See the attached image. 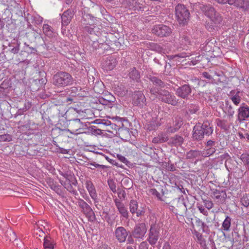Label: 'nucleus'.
Segmentation results:
<instances>
[{"label": "nucleus", "instance_id": "nucleus-1", "mask_svg": "<svg viewBox=\"0 0 249 249\" xmlns=\"http://www.w3.org/2000/svg\"><path fill=\"white\" fill-rule=\"evenodd\" d=\"M213 131V127L209 121H205L202 124L198 123L193 128L192 139L195 141H201L204 138L205 136L211 135Z\"/></svg>", "mask_w": 249, "mask_h": 249}, {"label": "nucleus", "instance_id": "nucleus-2", "mask_svg": "<svg viewBox=\"0 0 249 249\" xmlns=\"http://www.w3.org/2000/svg\"><path fill=\"white\" fill-rule=\"evenodd\" d=\"M151 94L155 96L160 101L164 103L176 106L178 103V100L177 99L174 93L165 89L159 90L153 88L151 90Z\"/></svg>", "mask_w": 249, "mask_h": 249}, {"label": "nucleus", "instance_id": "nucleus-3", "mask_svg": "<svg viewBox=\"0 0 249 249\" xmlns=\"http://www.w3.org/2000/svg\"><path fill=\"white\" fill-rule=\"evenodd\" d=\"M74 79L72 76L66 71H59L53 75L52 83L57 88H64L72 85Z\"/></svg>", "mask_w": 249, "mask_h": 249}, {"label": "nucleus", "instance_id": "nucleus-4", "mask_svg": "<svg viewBox=\"0 0 249 249\" xmlns=\"http://www.w3.org/2000/svg\"><path fill=\"white\" fill-rule=\"evenodd\" d=\"M175 14L176 19L180 26H184L188 24L190 13L186 5L178 4L175 8Z\"/></svg>", "mask_w": 249, "mask_h": 249}, {"label": "nucleus", "instance_id": "nucleus-5", "mask_svg": "<svg viewBox=\"0 0 249 249\" xmlns=\"http://www.w3.org/2000/svg\"><path fill=\"white\" fill-rule=\"evenodd\" d=\"M187 202L188 200L181 196L173 201L172 205L170 206V209L176 214L183 216L187 212Z\"/></svg>", "mask_w": 249, "mask_h": 249}, {"label": "nucleus", "instance_id": "nucleus-6", "mask_svg": "<svg viewBox=\"0 0 249 249\" xmlns=\"http://www.w3.org/2000/svg\"><path fill=\"white\" fill-rule=\"evenodd\" d=\"M160 226L159 224L154 223L150 226L147 241L154 247L157 244L160 235Z\"/></svg>", "mask_w": 249, "mask_h": 249}, {"label": "nucleus", "instance_id": "nucleus-7", "mask_svg": "<svg viewBox=\"0 0 249 249\" xmlns=\"http://www.w3.org/2000/svg\"><path fill=\"white\" fill-rule=\"evenodd\" d=\"M78 206L80 208L81 212L89 218L90 221L96 219L95 214L90 206L81 198H79L77 202Z\"/></svg>", "mask_w": 249, "mask_h": 249}, {"label": "nucleus", "instance_id": "nucleus-8", "mask_svg": "<svg viewBox=\"0 0 249 249\" xmlns=\"http://www.w3.org/2000/svg\"><path fill=\"white\" fill-rule=\"evenodd\" d=\"M147 231L146 225L144 223L142 222L136 223L131 232L133 233L135 239L143 240Z\"/></svg>", "mask_w": 249, "mask_h": 249}, {"label": "nucleus", "instance_id": "nucleus-9", "mask_svg": "<svg viewBox=\"0 0 249 249\" xmlns=\"http://www.w3.org/2000/svg\"><path fill=\"white\" fill-rule=\"evenodd\" d=\"M152 32L156 36L162 37L169 36L172 33V30L165 25L159 24L153 27Z\"/></svg>", "mask_w": 249, "mask_h": 249}, {"label": "nucleus", "instance_id": "nucleus-10", "mask_svg": "<svg viewBox=\"0 0 249 249\" xmlns=\"http://www.w3.org/2000/svg\"><path fill=\"white\" fill-rule=\"evenodd\" d=\"M157 73H154L153 75L147 74L146 77L152 83L153 86L149 87V92L153 88L160 90L166 86L165 83L162 81L159 77L155 76Z\"/></svg>", "mask_w": 249, "mask_h": 249}, {"label": "nucleus", "instance_id": "nucleus-11", "mask_svg": "<svg viewBox=\"0 0 249 249\" xmlns=\"http://www.w3.org/2000/svg\"><path fill=\"white\" fill-rule=\"evenodd\" d=\"M195 89L194 87L189 84H185L179 87L176 90V95L183 99H187L191 94L192 89Z\"/></svg>", "mask_w": 249, "mask_h": 249}, {"label": "nucleus", "instance_id": "nucleus-12", "mask_svg": "<svg viewBox=\"0 0 249 249\" xmlns=\"http://www.w3.org/2000/svg\"><path fill=\"white\" fill-rule=\"evenodd\" d=\"M133 96V103L135 106L143 107L146 105V98L141 91H135Z\"/></svg>", "mask_w": 249, "mask_h": 249}, {"label": "nucleus", "instance_id": "nucleus-13", "mask_svg": "<svg viewBox=\"0 0 249 249\" xmlns=\"http://www.w3.org/2000/svg\"><path fill=\"white\" fill-rule=\"evenodd\" d=\"M74 8L67 9L61 15V23L62 27H66L71 21L75 14Z\"/></svg>", "mask_w": 249, "mask_h": 249}, {"label": "nucleus", "instance_id": "nucleus-14", "mask_svg": "<svg viewBox=\"0 0 249 249\" xmlns=\"http://www.w3.org/2000/svg\"><path fill=\"white\" fill-rule=\"evenodd\" d=\"M249 118V107L243 103L238 109L237 120L239 122H242Z\"/></svg>", "mask_w": 249, "mask_h": 249}, {"label": "nucleus", "instance_id": "nucleus-15", "mask_svg": "<svg viewBox=\"0 0 249 249\" xmlns=\"http://www.w3.org/2000/svg\"><path fill=\"white\" fill-rule=\"evenodd\" d=\"M114 203L118 211L121 215V217L124 219H128L129 218V212L126 207H125L120 200L117 198L114 199Z\"/></svg>", "mask_w": 249, "mask_h": 249}, {"label": "nucleus", "instance_id": "nucleus-16", "mask_svg": "<svg viewBox=\"0 0 249 249\" xmlns=\"http://www.w3.org/2000/svg\"><path fill=\"white\" fill-rule=\"evenodd\" d=\"M182 124V118L179 116L175 117L173 119L172 124L168 126L167 131L169 133H174L177 131Z\"/></svg>", "mask_w": 249, "mask_h": 249}, {"label": "nucleus", "instance_id": "nucleus-17", "mask_svg": "<svg viewBox=\"0 0 249 249\" xmlns=\"http://www.w3.org/2000/svg\"><path fill=\"white\" fill-rule=\"evenodd\" d=\"M114 234L116 239L120 243L124 242L128 235L127 231L123 227L117 228L115 231Z\"/></svg>", "mask_w": 249, "mask_h": 249}, {"label": "nucleus", "instance_id": "nucleus-18", "mask_svg": "<svg viewBox=\"0 0 249 249\" xmlns=\"http://www.w3.org/2000/svg\"><path fill=\"white\" fill-rule=\"evenodd\" d=\"M116 64V59L113 56H109L103 61L102 68L106 71H111L115 68Z\"/></svg>", "mask_w": 249, "mask_h": 249}, {"label": "nucleus", "instance_id": "nucleus-19", "mask_svg": "<svg viewBox=\"0 0 249 249\" xmlns=\"http://www.w3.org/2000/svg\"><path fill=\"white\" fill-rule=\"evenodd\" d=\"M86 187L88 190L90 197L94 201V204L96 207H97L98 203H99L98 199L97 198V195L95 188L93 185L92 182L90 180H87L86 182Z\"/></svg>", "mask_w": 249, "mask_h": 249}, {"label": "nucleus", "instance_id": "nucleus-20", "mask_svg": "<svg viewBox=\"0 0 249 249\" xmlns=\"http://www.w3.org/2000/svg\"><path fill=\"white\" fill-rule=\"evenodd\" d=\"M230 5L244 11L249 10V0H230Z\"/></svg>", "mask_w": 249, "mask_h": 249}, {"label": "nucleus", "instance_id": "nucleus-21", "mask_svg": "<svg viewBox=\"0 0 249 249\" xmlns=\"http://www.w3.org/2000/svg\"><path fill=\"white\" fill-rule=\"evenodd\" d=\"M128 76L130 79L137 83H142L140 72L136 68L133 67L129 69Z\"/></svg>", "mask_w": 249, "mask_h": 249}, {"label": "nucleus", "instance_id": "nucleus-22", "mask_svg": "<svg viewBox=\"0 0 249 249\" xmlns=\"http://www.w3.org/2000/svg\"><path fill=\"white\" fill-rule=\"evenodd\" d=\"M200 9L209 18H210L216 11L214 8L210 5L201 4Z\"/></svg>", "mask_w": 249, "mask_h": 249}, {"label": "nucleus", "instance_id": "nucleus-23", "mask_svg": "<svg viewBox=\"0 0 249 249\" xmlns=\"http://www.w3.org/2000/svg\"><path fill=\"white\" fill-rule=\"evenodd\" d=\"M25 36L31 42L36 43V40L40 41L42 40L40 34L35 31L33 29H32L31 31L26 33Z\"/></svg>", "mask_w": 249, "mask_h": 249}, {"label": "nucleus", "instance_id": "nucleus-24", "mask_svg": "<svg viewBox=\"0 0 249 249\" xmlns=\"http://www.w3.org/2000/svg\"><path fill=\"white\" fill-rule=\"evenodd\" d=\"M81 124L82 123L79 119H73L70 122V127L74 132H72L69 129H65L64 130L70 132L71 134H74V132L77 131L81 128Z\"/></svg>", "mask_w": 249, "mask_h": 249}, {"label": "nucleus", "instance_id": "nucleus-25", "mask_svg": "<svg viewBox=\"0 0 249 249\" xmlns=\"http://www.w3.org/2000/svg\"><path fill=\"white\" fill-rule=\"evenodd\" d=\"M213 195L214 198L219 200L221 203H223L227 198V194L225 191L214 189L213 191Z\"/></svg>", "mask_w": 249, "mask_h": 249}, {"label": "nucleus", "instance_id": "nucleus-26", "mask_svg": "<svg viewBox=\"0 0 249 249\" xmlns=\"http://www.w3.org/2000/svg\"><path fill=\"white\" fill-rule=\"evenodd\" d=\"M184 138L179 135H175L169 139V142L173 145L178 147L181 146L184 142Z\"/></svg>", "mask_w": 249, "mask_h": 249}, {"label": "nucleus", "instance_id": "nucleus-27", "mask_svg": "<svg viewBox=\"0 0 249 249\" xmlns=\"http://www.w3.org/2000/svg\"><path fill=\"white\" fill-rule=\"evenodd\" d=\"M94 17L91 15L85 14L83 16L81 22L83 24L87 25H92L94 24Z\"/></svg>", "mask_w": 249, "mask_h": 249}, {"label": "nucleus", "instance_id": "nucleus-28", "mask_svg": "<svg viewBox=\"0 0 249 249\" xmlns=\"http://www.w3.org/2000/svg\"><path fill=\"white\" fill-rule=\"evenodd\" d=\"M168 140L166 134L161 133L153 139L152 142L154 143H161L167 142Z\"/></svg>", "mask_w": 249, "mask_h": 249}, {"label": "nucleus", "instance_id": "nucleus-29", "mask_svg": "<svg viewBox=\"0 0 249 249\" xmlns=\"http://www.w3.org/2000/svg\"><path fill=\"white\" fill-rule=\"evenodd\" d=\"M20 43L18 41L9 44L8 51L14 54H17L19 51Z\"/></svg>", "mask_w": 249, "mask_h": 249}, {"label": "nucleus", "instance_id": "nucleus-30", "mask_svg": "<svg viewBox=\"0 0 249 249\" xmlns=\"http://www.w3.org/2000/svg\"><path fill=\"white\" fill-rule=\"evenodd\" d=\"M5 237L7 240L11 242H13L17 239V236L16 233L10 228L7 229L5 231Z\"/></svg>", "mask_w": 249, "mask_h": 249}, {"label": "nucleus", "instance_id": "nucleus-31", "mask_svg": "<svg viewBox=\"0 0 249 249\" xmlns=\"http://www.w3.org/2000/svg\"><path fill=\"white\" fill-rule=\"evenodd\" d=\"M43 33L50 38L53 36L54 33L53 32V28L47 24H44L43 26Z\"/></svg>", "mask_w": 249, "mask_h": 249}, {"label": "nucleus", "instance_id": "nucleus-32", "mask_svg": "<svg viewBox=\"0 0 249 249\" xmlns=\"http://www.w3.org/2000/svg\"><path fill=\"white\" fill-rule=\"evenodd\" d=\"M49 187L55 191L57 194L60 195L62 193L61 190V186L56 184V182L53 181V180L50 179L48 182Z\"/></svg>", "mask_w": 249, "mask_h": 249}, {"label": "nucleus", "instance_id": "nucleus-33", "mask_svg": "<svg viewBox=\"0 0 249 249\" xmlns=\"http://www.w3.org/2000/svg\"><path fill=\"white\" fill-rule=\"evenodd\" d=\"M231 218L228 215H227L225 220L222 224L221 228L223 231H228L230 230L231 226Z\"/></svg>", "mask_w": 249, "mask_h": 249}, {"label": "nucleus", "instance_id": "nucleus-34", "mask_svg": "<svg viewBox=\"0 0 249 249\" xmlns=\"http://www.w3.org/2000/svg\"><path fill=\"white\" fill-rule=\"evenodd\" d=\"M201 156V152L196 150H191L187 152L186 157L187 159H193Z\"/></svg>", "mask_w": 249, "mask_h": 249}, {"label": "nucleus", "instance_id": "nucleus-35", "mask_svg": "<svg viewBox=\"0 0 249 249\" xmlns=\"http://www.w3.org/2000/svg\"><path fill=\"white\" fill-rule=\"evenodd\" d=\"M210 18L211 19L212 22L214 24L217 25L220 24L222 20V18L220 14L217 12H215L214 14H213Z\"/></svg>", "mask_w": 249, "mask_h": 249}, {"label": "nucleus", "instance_id": "nucleus-36", "mask_svg": "<svg viewBox=\"0 0 249 249\" xmlns=\"http://www.w3.org/2000/svg\"><path fill=\"white\" fill-rule=\"evenodd\" d=\"M44 243L43 246L44 249H53L54 244L53 242L50 240V237L44 236Z\"/></svg>", "mask_w": 249, "mask_h": 249}, {"label": "nucleus", "instance_id": "nucleus-37", "mask_svg": "<svg viewBox=\"0 0 249 249\" xmlns=\"http://www.w3.org/2000/svg\"><path fill=\"white\" fill-rule=\"evenodd\" d=\"M29 18L31 23L36 25L40 24L43 21V18L38 15H32Z\"/></svg>", "mask_w": 249, "mask_h": 249}, {"label": "nucleus", "instance_id": "nucleus-38", "mask_svg": "<svg viewBox=\"0 0 249 249\" xmlns=\"http://www.w3.org/2000/svg\"><path fill=\"white\" fill-rule=\"evenodd\" d=\"M129 210L132 214H134L137 212L138 208V202L134 199H131L129 202Z\"/></svg>", "mask_w": 249, "mask_h": 249}, {"label": "nucleus", "instance_id": "nucleus-39", "mask_svg": "<svg viewBox=\"0 0 249 249\" xmlns=\"http://www.w3.org/2000/svg\"><path fill=\"white\" fill-rule=\"evenodd\" d=\"M241 92L240 90H237L235 95L231 96L230 99L232 102L236 106L238 105L241 100V97L240 95Z\"/></svg>", "mask_w": 249, "mask_h": 249}, {"label": "nucleus", "instance_id": "nucleus-40", "mask_svg": "<svg viewBox=\"0 0 249 249\" xmlns=\"http://www.w3.org/2000/svg\"><path fill=\"white\" fill-rule=\"evenodd\" d=\"M226 109L228 116L230 118H232L234 114V110L232 106L229 104L228 101L226 102Z\"/></svg>", "mask_w": 249, "mask_h": 249}, {"label": "nucleus", "instance_id": "nucleus-41", "mask_svg": "<svg viewBox=\"0 0 249 249\" xmlns=\"http://www.w3.org/2000/svg\"><path fill=\"white\" fill-rule=\"evenodd\" d=\"M120 2L125 7L131 9L134 7V0H119Z\"/></svg>", "mask_w": 249, "mask_h": 249}, {"label": "nucleus", "instance_id": "nucleus-42", "mask_svg": "<svg viewBox=\"0 0 249 249\" xmlns=\"http://www.w3.org/2000/svg\"><path fill=\"white\" fill-rule=\"evenodd\" d=\"M151 49L159 53H164V49L160 45L153 43L151 45Z\"/></svg>", "mask_w": 249, "mask_h": 249}, {"label": "nucleus", "instance_id": "nucleus-43", "mask_svg": "<svg viewBox=\"0 0 249 249\" xmlns=\"http://www.w3.org/2000/svg\"><path fill=\"white\" fill-rule=\"evenodd\" d=\"M240 159L249 170V154L243 153L240 156Z\"/></svg>", "mask_w": 249, "mask_h": 249}, {"label": "nucleus", "instance_id": "nucleus-44", "mask_svg": "<svg viewBox=\"0 0 249 249\" xmlns=\"http://www.w3.org/2000/svg\"><path fill=\"white\" fill-rule=\"evenodd\" d=\"M217 126L225 131L228 130L229 128V127L227 125L226 121L224 120H222L218 119L217 120Z\"/></svg>", "mask_w": 249, "mask_h": 249}, {"label": "nucleus", "instance_id": "nucleus-45", "mask_svg": "<svg viewBox=\"0 0 249 249\" xmlns=\"http://www.w3.org/2000/svg\"><path fill=\"white\" fill-rule=\"evenodd\" d=\"M12 140V137L11 135L8 134L0 135V142H10Z\"/></svg>", "mask_w": 249, "mask_h": 249}, {"label": "nucleus", "instance_id": "nucleus-46", "mask_svg": "<svg viewBox=\"0 0 249 249\" xmlns=\"http://www.w3.org/2000/svg\"><path fill=\"white\" fill-rule=\"evenodd\" d=\"M217 25L214 24L213 23L211 22L206 25V27L209 32H213L217 30Z\"/></svg>", "mask_w": 249, "mask_h": 249}, {"label": "nucleus", "instance_id": "nucleus-47", "mask_svg": "<svg viewBox=\"0 0 249 249\" xmlns=\"http://www.w3.org/2000/svg\"><path fill=\"white\" fill-rule=\"evenodd\" d=\"M196 237L197 238V240L199 241V244H200V245L202 247L205 248L206 247V240L204 239V238L203 237L202 234H200L199 233H197L196 234Z\"/></svg>", "mask_w": 249, "mask_h": 249}, {"label": "nucleus", "instance_id": "nucleus-48", "mask_svg": "<svg viewBox=\"0 0 249 249\" xmlns=\"http://www.w3.org/2000/svg\"><path fill=\"white\" fill-rule=\"evenodd\" d=\"M107 183L109 186V187L110 189L112 191L113 193L116 192V186L115 182L113 181V179H108L107 180Z\"/></svg>", "mask_w": 249, "mask_h": 249}, {"label": "nucleus", "instance_id": "nucleus-49", "mask_svg": "<svg viewBox=\"0 0 249 249\" xmlns=\"http://www.w3.org/2000/svg\"><path fill=\"white\" fill-rule=\"evenodd\" d=\"M160 124L156 122L155 120L151 121L148 124V128L150 130H155L158 128Z\"/></svg>", "mask_w": 249, "mask_h": 249}, {"label": "nucleus", "instance_id": "nucleus-50", "mask_svg": "<svg viewBox=\"0 0 249 249\" xmlns=\"http://www.w3.org/2000/svg\"><path fill=\"white\" fill-rule=\"evenodd\" d=\"M241 202L244 207H248L249 206V198L248 196L247 195L244 196L241 199Z\"/></svg>", "mask_w": 249, "mask_h": 249}, {"label": "nucleus", "instance_id": "nucleus-51", "mask_svg": "<svg viewBox=\"0 0 249 249\" xmlns=\"http://www.w3.org/2000/svg\"><path fill=\"white\" fill-rule=\"evenodd\" d=\"M24 49L28 53H35L36 52V50L35 47H30L26 42L24 43Z\"/></svg>", "mask_w": 249, "mask_h": 249}, {"label": "nucleus", "instance_id": "nucleus-52", "mask_svg": "<svg viewBox=\"0 0 249 249\" xmlns=\"http://www.w3.org/2000/svg\"><path fill=\"white\" fill-rule=\"evenodd\" d=\"M203 200L204 204V206L207 209H208V210H210L213 207V204L211 200L206 199H203Z\"/></svg>", "mask_w": 249, "mask_h": 249}, {"label": "nucleus", "instance_id": "nucleus-53", "mask_svg": "<svg viewBox=\"0 0 249 249\" xmlns=\"http://www.w3.org/2000/svg\"><path fill=\"white\" fill-rule=\"evenodd\" d=\"M67 190L69 191L70 193H72L74 195H77L78 193L77 191L74 189L71 184L69 183L67 186L65 187Z\"/></svg>", "mask_w": 249, "mask_h": 249}, {"label": "nucleus", "instance_id": "nucleus-54", "mask_svg": "<svg viewBox=\"0 0 249 249\" xmlns=\"http://www.w3.org/2000/svg\"><path fill=\"white\" fill-rule=\"evenodd\" d=\"M150 193L153 196L156 197L160 200H162L161 195L159 193L156 189L153 188L149 190Z\"/></svg>", "mask_w": 249, "mask_h": 249}, {"label": "nucleus", "instance_id": "nucleus-55", "mask_svg": "<svg viewBox=\"0 0 249 249\" xmlns=\"http://www.w3.org/2000/svg\"><path fill=\"white\" fill-rule=\"evenodd\" d=\"M81 90L82 88L81 87H72L71 88V93H73L74 94H76L77 95L80 94V91Z\"/></svg>", "mask_w": 249, "mask_h": 249}, {"label": "nucleus", "instance_id": "nucleus-56", "mask_svg": "<svg viewBox=\"0 0 249 249\" xmlns=\"http://www.w3.org/2000/svg\"><path fill=\"white\" fill-rule=\"evenodd\" d=\"M198 110V106L194 105H191L189 108V111L191 114L196 113Z\"/></svg>", "mask_w": 249, "mask_h": 249}, {"label": "nucleus", "instance_id": "nucleus-57", "mask_svg": "<svg viewBox=\"0 0 249 249\" xmlns=\"http://www.w3.org/2000/svg\"><path fill=\"white\" fill-rule=\"evenodd\" d=\"M127 239L126 240L127 244L132 245L135 242L134 236L133 235V233L131 232V234L127 236Z\"/></svg>", "mask_w": 249, "mask_h": 249}, {"label": "nucleus", "instance_id": "nucleus-58", "mask_svg": "<svg viewBox=\"0 0 249 249\" xmlns=\"http://www.w3.org/2000/svg\"><path fill=\"white\" fill-rule=\"evenodd\" d=\"M200 227L203 232H205L207 234H209L210 231L209 228L208 226L204 222H203V223L202 224Z\"/></svg>", "mask_w": 249, "mask_h": 249}, {"label": "nucleus", "instance_id": "nucleus-59", "mask_svg": "<svg viewBox=\"0 0 249 249\" xmlns=\"http://www.w3.org/2000/svg\"><path fill=\"white\" fill-rule=\"evenodd\" d=\"M197 207L198 210L199 211V212L201 213H202L203 214H204V215H206V216L208 215V213L207 211L206 210L205 208L202 205H198Z\"/></svg>", "mask_w": 249, "mask_h": 249}, {"label": "nucleus", "instance_id": "nucleus-60", "mask_svg": "<svg viewBox=\"0 0 249 249\" xmlns=\"http://www.w3.org/2000/svg\"><path fill=\"white\" fill-rule=\"evenodd\" d=\"M87 165H91L94 166L95 168H100L102 169H104L107 167V166L105 165H100L98 163H96L95 162H90V163L89 162V163H88Z\"/></svg>", "mask_w": 249, "mask_h": 249}, {"label": "nucleus", "instance_id": "nucleus-61", "mask_svg": "<svg viewBox=\"0 0 249 249\" xmlns=\"http://www.w3.org/2000/svg\"><path fill=\"white\" fill-rule=\"evenodd\" d=\"M105 98H106V101H108L109 103L111 104L115 101L114 97L110 93H108V94L105 95Z\"/></svg>", "mask_w": 249, "mask_h": 249}, {"label": "nucleus", "instance_id": "nucleus-62", "mask_svg": "<svg viewBox=\"0 0 249 249\" xmlns=\"http://www.w3.org/2000/svg\"><path fill=\"white\" fill-rule=\"evenodd\" d=\"M117 157L118 159L119 160H120L121 161L123 162V163H125L126 165H127V163L129 162V161L127 160L123 156L117 154Z\"/></svg>", "mask_w": 249, "mask_h": 249}, {"label": "nucleus", "instance_id": "nucleus-63", "mask_svg": "<svg viewBox=\"0 0 249 249\" xmlns=\"http://www.w3.org/2000/svg\"><path fill=\"white\" fill-rule=\"evenodd\" d=\"M148 246L146 241H142L140 244L138 249H148Z\"/></svg>", "mask_w": 249, "mask_h": 249}, {"label": "nucleus", "instance_id": "nucleus-64", "mask_svg": "<svg viewBox=\"0 0 249 249\" xmlns=\"http://www.w3.org/2000/svg\"><path fill=\"white\" fill-rule=\"evenodd\" d=\"M90 128L92 133L98 135L101 134L102 131L100 129L97 128L95 126H91Z\"/></svg>", "mask_w": 249, "mask_h": 249}]
</instances>
